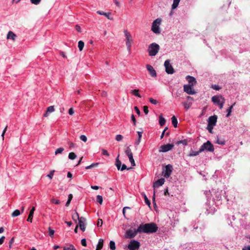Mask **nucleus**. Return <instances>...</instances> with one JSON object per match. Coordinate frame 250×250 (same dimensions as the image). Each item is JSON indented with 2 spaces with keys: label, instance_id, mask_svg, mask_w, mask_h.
Masks as SVG:
<instances>
[{
  "label": "nucleus",
  "instance_id": "48",
  "mask_svg": "<svg viewBox=\"0 0 250 250\" xmlns=\"http://www.w3.org/2000/svg\"><path fill=\"white\" fill-rule=\"evenodd\" d=\"M123 138V136L120 134L117 135L116 136L115 139L117 141H121Z\"/></svg>",
  "mask_w": 250,
  "mask_h": 250
},
{
  "label": "nucleus",
  "instance_id": "61",
  "mask_svg": "<svg viewBox=\"0 0 250 250\" xmlns=\"http://www.w3.org/2000/svg\"><path fill=\"white\" fill-rule=\"evenodd\" d=\"M131 118V120L132 121V122L134 123V125H136V121L135 116H134V115L133 114H132Z\"/></svg>",
  "mask_w": 250,
  "mask_h": 250
},
{
  "label": "nucleus",
  "instance_id": "9",
  "mask_svg": "<svg viewBox=\"0 0 250 250\" xmlns=\"http://www.w3.org/2000/svg\"><path fill=\"white\" fill-rule=\"evenodd\" d=\"M173 170L172 165L168 164L165 167V169L163 171V175L166 178H168L171 175Z\"/></svg>",
  "mask_w": 250,
  "mask_h": 250
},
{
  "label": "nucleus",
  "instance_id": "6",
  "mask_svg": "<svg viewBox=\"0 0 250 250\" xmlns=\"http://www.w3.org/2000/svg\"><path fill=\"white\" fill-rule=\"evenodd\" d=\"M125 37L127 49L128 51H130L131 45L133 42L132 37L130 35V32H125Z\"/></svg>",
  "mask_w": 250,
  "mask_h": 250
},
{
  "label": "nucleus",
  "instance_id": "41",
  "mask_svg": "<svg viewBox=\"0 0 250 250\" xmlns=\"http://www.w3.org/2000/svg\"><path fill=\"white\" fill-rule=\"evenodd\" d=\"M216 143L218 144L221 145H224L225 144V141L223 139H220L219 138H217V141H216Z\"/></svg>",
  "mask_w": 250,
  "mask_h": 250
},
{
  "label": "nucleus",
  "instance_id": "5",
  "mask_svg": "<svg viewBox=\"0 0 250 250\" xmlns=\"http://www.w3.org/2000/svg\"><path fill=\"white\" fill-rule=\"evenodd\" d=\"M140 243L135 240H132L130 241L127 246V248L129 250H138L140 247Z\"/></svg>",
  "mask_w": 250,
  "mask_h": 250
},
{
  "label": "nucleus",
  "instance_id": "26",
  "mask_svg": "<svg viewBox=\"0 0 250 250\" xmlns=\"http://www.w3.org/2000/svg\"><path fill=\"white\" fill-rule=\"evenodd\" d=\"M119 155H118V157H117V158L116 159V163H115V165H116V166L118 169V170H120V168H121V165H122V163L119 160Z\"/></svg>",
  "mask_w": 250,
  "mask_h": 250
},
{
  "label": "nucleus",
  "instance_id": "8",
  "mask_svg": "<svg viewBox=\"0 0 250 250\" xmlns=\"http://www.w3.org/2000/svg\"><path fill=\"white\" fill-rule=\"evenodd\" d=\"M164 66L167 73L168 74H172L174 73V70L170 63L169 60H167L164 62Z\"/></svg>",
  "mask_w": 250,
  "mask_h": 250
},
{
  "label": "nucleus",
  "instance_id": "35",
  "mask_svg": "<svg viewBox=\"0 0 250 250\" xmlns=\"http://www.w3.org/2000/svg\"><path fill=\"white\" fill-rule=\"evenodd\" d=\"M77 155L74 152H70L68 154V158L69 159L74 160L76 159Z\"/></svg>",
  "mask_w": 250,
  "mask_h": 250
},
{
  "label": "nucleus",
  "instance_id": "45",
  "mask_svg": "<svg viewBox=\"0 0 250 250\" xmlns=\"http://www.w3.org/2000/svg\"><path fill=\"white\" fill-rule=\"evenodd\" d=\"M98 165V163H93L91 165L86 167L85 169H90V168H91L93 167H94L97 166Z\"/></svg>",
  "mask_w": 250,
  "mask_h": 250
},
{
  "label": "nucleus",
  "instance_id": "32",
  "mask_svg": "<svg viewBox=\"0 0 250 250\" xmlns=\"http://www.w3.org/2000/svg\"><path fill=\"white\" fill-rule=\"evenodd\" d=\"M125 153L127 156L133 155V154L131 152V149L130 148V147L129 146H127L126 147V148L125 150Z\"/></svg>",
  "mask_w": 250,
  "mask_h": 250
},
{
  "label": "nucleus",
  "instance_id": "23",
  "mask_svg": "<svg viewBox=\"0 0 250 250\" xmlns=\"http://www.w3.org/2000/svg\"><path fill=\"white\" fill-rule=\"evenodd\" d=\"M104 244V240L102 239H100L99 240L98 244L97 246V248L96 250H101Z\"/></svg>",
  "mask_w": 250,
  "mask_h": 250
},
{
  "label": "nucleus",
  "instance_id": "11",
  "mask_svg": "<svg viewBox=\"0 0 250 250\" xmlns=\"http://www.w3.org/2000/svg\"><path fill=\"white\" fill-rule=\"evenodd\" d=\"M162 21L161 19L158 18L153 21L152 25V31H159V25Z\"/></svg>",
  "mask_w": 250,
  "mask_h": 250
},
{
  "label": "nucleus",
  "instance_id": "25",
  "mask_svg": "<svg viewBox=\"0 0 250 250\" xmlns=\"http://www.w3.org/2000/svg\"><path fill=\"white\" fill-rule=\"evenodd\" d=\"M137 133L138 135V138H137L138 140L135 143V145L136 146H138L140 144V143L141 142L143 132L142 131H138Z\"/></svg>",
  "mask_w": 250,
  "mask_h": 250
},
{
  "label": "nucleus",
  "instance_id": "4",
  "mask_svg": "<svg viewBox=\"0 0 250 250\" xmlns=\"http://www.w3.org/2000/svg\"><path fill=\"white\" fill-rule=\"evenodd\" d=\"M214 147L211 142L208 141L206 143H204L200 148V151L203 152L207 150L209 152H213L214 151Z\"/></svg>",
  "mask_w": 250,
  "mask_h": 250
},
{
  "label": "nucleus",
  "instance_id": "27",
  "mask_svg": "<svg viewBox=\"0 0 250 250\" xmlns=\"http://www.w3.org/2000/svg\"><path fill=\"white\" fill-rule=\"evenodd\" d=\"M171 122H172V124L173 126L174 127H177V125H178V121H177V118H176V117L175 116H173L171 118Z\"/></svg>",
  "mask_w": 250,
  "mask_h": 250
},
{
  "label": "nucleus",
  "instance_id": "2",
  "mask_svg": "<svg viewBox=\"0 0 250 250\" xmlns=\"http://www.w3.org/2000/svg\"><path fill=\"white\" fill-rule=\"evenodd\" d=\"M160 49L159 45L156 43L150 44L148 47V52L150 56H155Z\"/></svg>",
  "mask_w": 250,
  "mask_h": 250
},
{
  "label": "nucleus",
  "instance_id": "28",
  "mask_svg": "<svg viewBox=\"0 0 250 250\" xmlns=\"http://www.w3.org/2000/svg\"><path fill=\"white\" fill-rule=\"evenodd\" d=\"M63 250H76L75 247L72 244H69L68 246L63 247Z\"/></svg>",
  "mask_w": 250,
  "mask_h": 250
},
{
  "label": "nucleus",
  "instance_id": "12",
  "mask_svg": "<svg viewBox=\"0 0 250 250\" xmlns=\"http://www.w3.org/2000/svg\"><path fill=\"white\" fill-rule=\"evenodd\" d=\"M193 86L190 84H186L184 86V91L188 94H194L196 93L195 91L193 89Z\"/></svg>",
  "mask_w": 250,
  "mask_h": 250
},
{
  "label": "nucleus",
  "instance_id": "7",
  "mask_svg": "<svg viewBox=\"0 0 250 250\" xmlns=\"http://www.w3.org/2000/svg\"><path fill=\"white\" fill-rule=\"evenodd\" d=\"M138 233H139L138 229H130L126 231L125 237V238L131 239L135 237Z\"/></svg>",
  "mask_w": 250,
  "mask_h": 250
},
{
  "label": "nucleus",
  "instance_id": "62",
  "mask_svg": "<svg viewBox=\"0 0 250 250\" xmlns=\"http://www.w3.org/2000/svg\"><path fill=\"white\" fill-rule=\"evenodd\" d=\"M103 224V221L101 219H99L97 223V226L101 227Z\"/></svg>",
  "mask_w": 250,
  "mask_h": 250
},
{
  "label": "nucleus",
  "instance_id": "46",
  "mask_svg": "<svg viewBox=\"0 0 250 250\" xmlns=\"http://www.w3.org/2000/svg\"><path fill=\"white\" fill-rule=\"evenodd\" d=\"M80 139L83 142H86L87 141V137L84 135H82L80 137Z\"/></svg>",
  "mask_w": 250,
  "mask_h": 250
},
{
  "label": "nucleus",
  "instance_id": "22",
  "mask_svg": "<svg viewBox=\"0 0 250 250\" xmlns=\"http://www.w3.org/2000/svg\"><path fill=\"white\" fill-rule=\"evenodd\" d=\"M72 217L73 220L76 222H77V220L79 221L80 219L79 214L76 210H75L74 212L73 213Z\"/></svg>",
  "mask_w": 250,
  "mask_h": 250
},
{
  "label": "nucleus",
  "instance_id": "50",
  "mask_svg": "<svg viewBox=\"0 0 250 250\" xmlns=\"http://www.w3.org/2000/svg\"><path fill=\"white\" fill-rule=\"evenodd\" d=\"M177 144H182L184 145H187L188 144V141L187 140H183L180 141H178L177 143Z\"/></svg>",
  "mask_w": 250,
  "mask_h": 250
},
{
  "label": "nucleus",
  "instance_id": "47",
  "mask_svg": "<svg viewBox=\"0 0 250 250\" xmlns=\"http://www.w3.org/2000/svg\"><path fill=\"white\" fill-rule=\"evenodd\" d=\"M54 172H55L54 170H53L51 171L50 172L49 174H48L47 175V177H48L49 179H52V178H53Z\"/></svg>",
  "mask_w": 250,
  "mask_h": 250
},
{
  "label": "nucleus",
  "instance_id": "19",
  "mask_svg": "<svg viewBox=\"0 0 250 250\" xmlns=\"http://www.w3.org/2000/svg\"><path fill=\"white\" fill-rule=\"evenodd\" d=\"M35 210V208L33 207L30 211L27 221L30 222H32V219L34 215V212Z\"/></svg>",
  "mask_w": 250,
  "mask_h": 250
},
{
  "label": "nucleus",
  "instance_id": "24",
  "mask_svg": "<svg viewBox=\"0 0 250 250\" xmlns=\"http://www.w3.org/2000/svg\"><path fill=\"white\" fill-rule=\"evenodd\" d=\"M16 37V35L14 33V32H8L7 35V39H11L13 41H14Z\"/></svg>",
  "mask_w": 250,
  "mask_h": 250
},
{
  "label": "nucleus",
  "instance_id": "21",
  "mask_svg": "<svg viewBox=\"0 0 250 250\" xmlns=\"http://www.w3.org/2000/svg\"><path fill=\"white\" fill-rule=\"evenodd\" d=\"M183 105L184 107V108L188 110L192 105V103L191 101H187L183 103Z\"/></svg>",
  "mask_w": 250,
  "mask_h": 250
},
{
  "label": "nucleus",
  "instance_id": "49",
  "mask_svg": "<svg viewBox=\"0 0 250 250\" xmlns=\"http://www.w3.org/2000/svg\"><path fill=\"white\" fill-rule=\"evenodd\" d=\"M149 101L152 104H156L158 103V102L156 100L153 99L152 98H149Z\"/></svg>",
  "mask_w": 250,
  "mask_h": 250
},
{
  "label": "nucleus",
  "instance_id": "18",
  "mask_svg": "<svg viewBox=\"0 0 250 250\" xmlns=\"http://www.w3.org/2000/svg\"><path fill=\"white\" fill-rule=\"evenodd\" d=\"M97 14L100 15H104L106 18H107L108 20H113V18L111 16V13L110 12H107L105 13L102 11H97Z\"/></svg>",
  "mask_w": 250,
  "mask_h": 250
},
{
  "label": "nucleus",
  "instance_id": "33",
  "mask_svg": "<svg viewBox=\"0 0 250 250\" xmlns=\"http://www.w3.org/2000/svg\"><path fill=\"white\" fill-rule=\"evenodd\" d=\"M21 214V212L18 209L15 210L12 213V217H17Z\"/></svg>",
  "mask_w": 250,
  "mask_h": 250
},
{
  "label": "nucleus",
  "instance_id": "10",
  "mask_svg": "<svg viewBox=\"0 0 250 250\" xmlns=\"http://www.w3.org/2000/svg\"><path fill=\"white\" fill-rule=\"evenodd\" d=\"M174 147L173 144H167V145L161 146L159 147V151L160 152H166L171 150Z\"/></svg>",
  "mask_w": 250,
  "mask_h": 250
},
{
  "label": "nucleus",
  "instance_id": "14",
  "mask_svg": "<svg viewBox=\"0 0 250 250\" xmlns=\"http://www.w3.org/2000/svg\"><path fill=\"white\" fill-rule=\"evenodd\" d=\"M146 68L152 77H156L157 73L154 68L150 64H146Z\"/></svg>",
  "mask_w": 250,
  "mask_h": 250
},
{
  "label": "nucleus",
  "instance_id": "13",
  "mask_svg": "<svg viewBox=\"0 0 250 250\" xmlns=\"http://www.w3.org/2000/svg\"><path fill=\"white\" fill-rule=\"evenodd\" d=\"M225 194L226 192L224 190L217 191L215 192L213 198L217 201H220L222 199V195L223 197H225Z\"/></svg>",
  "mask_w": 250,
  "mask_h": 250
},
{
  "label": "nucleus",
  "instance_id": "34",
  "mask_svg": "<svg viewBox=\"0 0 250 250\" xmlns=\"http://www.w3.org/2000/svg\"><path fill=\"white\" fill-rule=\"evenodd\" d=\"M109 248L111 250H115L116 249L115 243L113 241H110Z\"/></svg>",
  "mask_w": 250,
  "mask_h": 250
},
{
  "label": "nucleus",
  "instance_id": "42",
  "mask_svg": "<svg viewBox=\"0 0 250 250\" xmlns=\"http://www.w3.org/2000/svg\"><path fill=\"white\" fill-rule=\"evenodd\" d=\"M54 110L55 109L54 106H50L48 107L46 110L47 112H48L49 113L53 112V111H54Z\"/></svg>",
  "mask_w": 250,
  "mask_h": 250
},
{
  "label": "nucleus",
  "instance_id": "30",
  "mask_svg": "<svg viewBox=\"0 0 250 250\" xmlns=\"http://www.w3.org/2000/svg\"><path fill=\"white\" fill-rule=\"evenodd\" d=\"M139 91L138 89H134V90H131L130 92L131 94H132L134 96L141 98V96L140 94H139Z\"/></svg>",
  "mask_w": 250,
  "mask_h": 250
},
{
  "label": "nucleus",
  "instance_id": "43",
  "mask_svg": "<svg viewBox=\"0 0 250 250\" xmlns=\"http://www.w3.org/2000/svg\"><path fill=\"white\" fill-rule=\"evenodd\" d=\"M72 199V195L69 194L68 196V199L67 200V201L66 202V203L65 204L66 206H68L69 205Z\"/></svg>",
  "mask_w": 250,
  "mask_h": 250
},
{
  "label": "nucleus",
  "instance_id": "53",
  "mask_svg": "<svg viewBox=\"0 0 250 250\" xmlns=\"http://www.w3.org/2000/svg\"><path fill=\"white\" fill-rule=\"evenodd\" d=\"M126 169H130V168H127L125 164H123V165H122V167H121L120 170H121V171H123V170H124Z\"/></svg>",
  "mask_w": 250,
  "mask_h": 250
},
{
  "label": "nucleus",
  "instance_id": "40",
  "mask_svg": "<svg viewBox=\"0 0 250 250\" xmlns=\"http://www.w3.org/2000/svg\"><path fill=\"white\" fill-rule=\"evenodd\" d=\"M63 150H64V149L62 147H59V148H57L55 152V155H57L58 154L62 153Z\"/></svg>",
  "mask_w": 250,
  "mask_h": 250
},
{
  "label": "nucleus",
  "instance_id": "37",
  "mask_svg": "<svg viewBox=\"0 0 250 250\" xmlns=\"http://www.w3.org/2000/svg\"><path fill=\"white\" fill-rule=\"evenodd\" d=\"M129 160L132 166H135V163L133 159V155L128 156Z\"/></svg>",
  "mask_w": 250,
  "mask_h": 250
},
{
  "label": "nucleus",
  "instance_id": "15",
  "mask_svg": "<svg viewBox=\"0 0 250 250\" xmlns=\"http://www.w3.org/2000/svg\"><path fill=\"white\" fill-rule=\"evenodd\" d=\"M217 120V116L216 115L211 116L209 117L208 120V124L215 126L216 125Z\"/></svg>",
  "mask_w": 250,
  "mask_h": 250
},
{
  "label": "nucleus",
  "instance_id": "36",
  "mask_svg": "<svg viewBox=\"0 0 250 250\" xmlns=\"http://www.w3.org/2000/svg\"><path fill=\"white\" fill-rule=\"evenodd\" d=\"M84 44V42L82 41H80L78 42V47L80 51H82L83 49Z\"/></svg>",
  "mask_w": 250,
  "mask_h": 250
},
{
  "label": "nucleus",
  "instance_id": "3",
  "mask_svg": "<svg viewBox=\"0 0 250 250\" xmlns=\"http://www.w3.org/2000/svg\"><path fill=\"white\" fill-rule=\"evenodd\" d=\"M212 102L218 105L220 109H222L225 103V99L222 96H214L211 98Z\"/></svg>",
  "mask_w": 250,
  "mask_h": 250
},
{
  "label": "nucleus",
  "instance_id": "44",
  "mask_svg": "<svg viewBox=\"0 0 250 250\" xmlns=\"http://www.w3.org/2000/svg\"><path fill=\"white\" fill-rule=\"evenodd\" d=\"M48 230H49V235L50 237H53L54 232H55V231L54 230H53L52 229H51V228H48Z\"/></svg>",
  "mask_w": 250,
  "mask_h": 250
},
{
  "label": "nucleus",
  "instance_id": "58",
  "mask_svg": "<svg viewBox=\"0 0 250 250\" xmlns=\"http://www.w3.org/2000/svg\"><path fill=\"white\" fill-rule=\"evenodd\" d=\"M130 209L129 207H125L123 209V214L125 217V209Z\"/></svg>",
  "mask_w": 250,
  "mask_h": 250
},
{
  "label": "nucleus",
  "instance_id": "31",
  "mask_svg": "<svg viewBox=\"0 0 250 250\" xmlns=\"http://www.w3.org/2000/svg\"><path fill=\"white\" fill-rule=\"evenodd\" d=\"M159 123L161 126H163L166 123V120L163 117L162 115H160L159 116Z\"/></svg>",
  "mask_w": 250,
  "mask_h": 250
},
{
  "label": "nucleus",
  "instance_id": "38",
  "mask_svg": "<svg viewBox=\"0 0 250 250\" xmlns=\"http://www.w3.org/2000/svg\"><path fill=\"white\" fill-rule=\"evenodd\" d=\"M97 202H98L100 204H102L103 203V197L101 195H97L96 198Z\"/></svg>",
  "mask_w": 250,
  "mask_h": 250
},
{
  "label": "nucleus",
  "instance_id": "56",
  "mask_svg": "<svg viewBox=\"0 0 250 250\" xmlns=\"http://www.w3.org/2000/svg\"><path fill=\"white\" fill-rule=\"evenodd\" d=\"M81 244L83 246H84V247H86L87 244H86V239L85 238H83V239H82V240H81Z\"/></svg>",
  "mask_w": 250,
  "mask_h": 250
},
{
  "label": "nucleus",
  "instance_id": "17",
  "mask_svg": "<svg viewBox=\"0 0 250 250\" xmlns=\"http://www.w3.org/2000/svg\"><path fill=\"white\" fill-rule=\"evenodd\" d=\"M165 182V180L164 178H161L157 180L153 184V188H157L161 186H162Z\"/></svg>",
  "mask_w": 250,
  "mask_h": 250
},
{
  "label": "nucleus",
  "instance_id": "60",
  "mask_svg": "<svg viewBox=\"0 0 250 250\" xmlns=\"http://www.w3.org/2000/svg\"><path fill=\"white\" fill-rule=\"evenodd\" d=\"M144 112L146 114H147L148 112V107L146 106H144Z\"/></svg>",
  "mask_w": 250,
  "mask_h": 250
},
{
  "label": "nucleus",
  "instance_id": "54",
  "mask_svg": "<svg viewBox=\"0 0 250 250\" xmlns=\"http://www.w3.org/2000/svg\"><path fill=\"white\" fill-rule=\"evenodd\" d=\"M30 0L33 4H34L35 5H38V4L40 3V2L41 1V0Z\"/></svg>",
  "mask_w": 250,
  "mask_h": 250
},
{
  "label": "nucleus",
  "instance_id": "57",
  "mask_svg": "<svg viewBox=\"0 0 250 250\" xmlns=\"http://www.w3.org/2000/svg\"><path fill=\"white\" fill-rule=\"evenodd\" d=\"M145 203H146V204H147L148 206H150V202L149 200H148V199L147 198L146 195H145Z\"/></svg>",
  "mask_w": 250,
  "mask_h": 250
},
{
  "label": "nucleus",
  "instance_id": "51",
  "mask_svg": "<svg viewBox=\"0 0 250 250\" xmlns=\"http://www.w3.org/2000/svg\"><path fill=\"white\" fill-rule=\"evenodd\" d=\"M214 126H213V125H210L208 124L207 129L210 133L212 132V130Z\"/></svg>",
  "mask_w": 250,
  "mask_h": 250
},
{
  "label": "nucleus",
  "instance_id": "63",
  "mask_svg": "<svg viewBox=\"0 0 250 250\" xmlns=\"http://www.w3.org/2000/svg\"><path fill=\"white\" fill-rule=\"evenodd\" d=\"M178 4H179V3L173 2V3L172 5V9L176 8L178 6Z\"/></svg>",
  "mask_w": 250,
  "mask_h": 250
},
{
  "label": "nucleus",
  "instance_id": "59",
  "mask_svg": "<svg viewBox=\"0 0 250 250\" xmlns=\"http://www.w3.org/2000/svg\"><path fill=\"white\" fill-rule=\"evenodd\" d=\"M134 110L136 112L137 114L138 115H140L141 112H140L139 109L138 108V107L137 106L134 107Z\"/></svg>",
  "mask_w": 250,
  "mask_h": 250
},
{
  "label": "nucleus",
  "instance_id": "39",
  "mask_svg": "<svg viewBox=\"0 0 250 250\" xmlns=\"http://www.w3.org/2000/svg\"><path fill=\"white\" fill-rule=\"evenodd\" d=\"M235 104H234L233 105H232L231 106H230L227 110V114L226 115V117H228L230 116V113L231 112V110H232V109L233 108V106Z\"/></svg>",
  "mask_w": 250,
  "mask_h": 250
},
{
  "label": "nucleus",
  "instance_id": "1",
  "mask_svg": "<svg viewBox=\"0 0 250 250\" xmlns=\"http://www.w3.org/2000/svg\"><path fill=\"white\" fill-rule=\"evenodd\" d=\"M158 230V227L154 223L141 224L138 227L139 233H153Z\"/></svg>",
  "mask_w": 250,
  "mask_h": 250
},
{
  "label": "nucleus",
  "instance_id": "29",
  "mask_svg": "<svg viewBox=\"0 0 250 250\" xmlns=\"http://www.w3.org/2000/svg\"><path fill=\"white\" fill-rule=\"evenodd\" d=\"M200 152H201L200 151V150L199 151L191 150L189 153L188 156L190 157L197 156L199 154Z\"/></svg>",
  "mask_w": 250,
  "mask_h": 250
},
{
  "label": "nucleus",
  "instance_id": "64",
  "mask_svg": "<svg viewBox=\"0 0 250 250\" xmlns=\"http://www.w3.org/2000/svg\"><path fill=\"white\" fill-rule=\"evenodd\" d=\"M242 250H250V246H247L244 247Z\"/></svg>",
  "mask_w": 250,
  "mask_h": 250
},
{
  "label": "nucleus",
  "instance_id": "55",
  "mask_svg": "<svg viewBox=\"0 0 250 250\" xmlns=\"http://www.w3.org/2000/svg\"><path fill=\"white\" fill-rule=\"evenodd\" d=\"M51 202L55 204H59L60 203V200L55 199H51Z\"/></svg>",
  "mask_w": 250,
  "mask_h": 250
},
{
  "label": "nucleus",
  "instance_id": "20",
  "mask_svg": "<svg viewBox=\"0 0 250 250\" xmlns=\"http://www.w3.org/2000/svg\"><path fill=\"white\" fill-rule=\"evenodd\" d=\"M186 79L188 82L191 84L190 85H194V84L196 83V80L193 77L187 76L186 77Z\"/></svg>",
  "mask_w": 250,
  "mask_h": 250
},
{
  "label": "nucleus",
  "instance_id": "52",
  "mask_svg": "<svg viewBox=\"0 0 250 250\" xmlns=\"http://www.w3.org/2000/svg\"><path fill=\"white\" fill-rule=\"evenodd\" d=\"M102 154L103 155H104V156H109V153L107 152V151L104 149H103L102 150Z\"/></svg>",
  "mask_w": 250,
  "mask_h": 250
},
{
  "label": "nucleus",
  "instance_id": "16",
  "mask_svg": "<svg viewBox=\"0 0 250 250\" xmlns=\"http://www.w3.org/2000/svg\"><path fill=\"white\" fill-rule=\"evenodd\" d=\"M85 221H86L85 219L83 217H80V219L79 221V226L81 229L83 231H84L85 230Z\"/></svg>",
  "mask_w": 250,
  "mask_h": 250
}]
</instances>
